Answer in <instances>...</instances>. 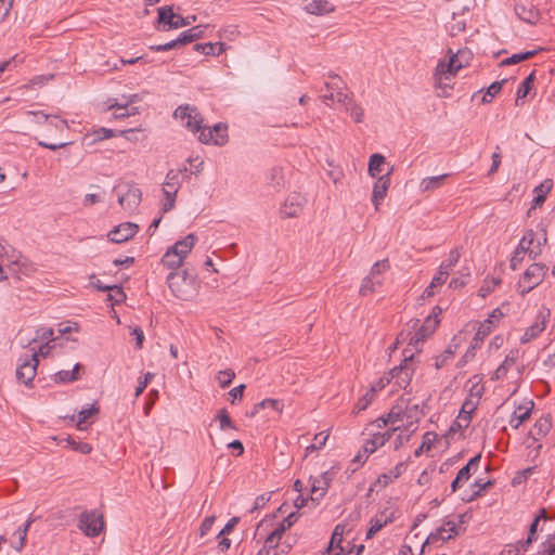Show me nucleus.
<instances>
[{
	"instance_id": "1",
	"label": "nucleus",
	"mask_w": 555,
	"mask_h": 555,
	"mask_svg": "<svg viewBox=\"0 0 555 555\" xmlns=\"http://www.w3.org/2000/svg\"><path fill=\"white\" fill-rule=\"evenodd\" d=\"M423 415L424 412L420 403L414 402L411 398L405 396L400 397L389 411L390 418L402 422L404 430L410 433L416 430L417 423Z\"/></svg>"
},
{
	"instance_id": "2",
	"label": "nucleus",
	"mask_w": 555,
	"mask_h": 555,
	"mask_svg": "<svg viewBox=\"0 0 555 555\" xmlns=\"http://www.w3.org/2000/svg\"><path fill=\"white\" fill-rule=\"evenodd\" d=\"M167 284L172 295L181 300H190L197 293L195 278L190 275L186 270L170 272L167 276Z\"/></svg>"
},
{
	"instance_id": "3",
	"label": "nucleus",
	"mask_w": 555,
	"mask_h": 555,
	"mask_svg": "<svg viewBox=\"0 0 555 555\" xmlns=\"http://www.w3.org/2000/svg\"><path fill=\"white\" fill-rule=\"evenodd\" d=\"M196 242V236L193 233L188 234L183 240L176 242L167 249L162 258V263L167 269L177 271L186 256L191 253Z\"/></svg>"
},
{
	"instance_id": "4",
	"label": "nucleus",
	"mask_w": 555,
	"mask_h": 555,
	"mask_svg": "<svg viewBox=\"0 0 555 555\" xmlns=\"http://www.w3.org/2000/svg\"><path fill=\"white\" fill-rule=\"evenodd\" d=\"M547 267L542 263H532L520 278L517 288L521 296H525L537 287L544 279Z\"/></svg>"
},
{
	"instance_id": "5",
	"label": "nucleus",
	"mask_w": 555,
	"mask_h": 555,
	"mask_svg": "<svg viewBox=\"0 0 555 555\" xmlns=\"http://www.w3.org/2000/svg\"><path fill=\"white\" fill-rule=\"evenodd\" d=\"M414 356L411 353L405 356L402 363L399 366L393 367L388 372V377L390 382H395V384L400 388H405L412 379L414 374V365H413Z\"/></svg>"
},
{
	"instance_id": "6",
	"label": "nucleus",
	"mask_w": 555,
	"mask_h": 555,
	"mask_svg": "<svg viewBox=\"0 0 555 555\" xmlns=\"http://www.w3.org/2000/svg\"><path fill=\"white\" fill-rule=\"evenodd\" d=\"M196 21V16H186L182 17L181 15H178L173 13L172 7H162L158 9V22L160 24H164V26H168L167 29L170 28H181L191 25L193 22ZM166 30V28H164Z\"/></svg>"
},
{
	"instance_id": "7",
	"label": "nucleus",
	"mask_w": 555,
	"mask_h": 555,
	"mask_svg": "<svg viewBox=\"0 0 555 555\" xmlns=\"http://www.w3.org/2000/svg\"><path fill=\"white\" fill-rule=\"evenodd\" d=\"M173 116L175 118L180 119L182 125L192 132H196L202 129L203 118L194 106H179L175 111Z\"/></svg>"
},
{
	"instance_id": "8",
	"label": "nucleus",
	"mask_w": 555,
	"mask_h": 555,
	"mask_svg": "<svg viewBox=\"0 0 555 555\" xmlns=\"http://www.w3.org/2000/svg\"><path fill=\"white\" fill-rule=\"evenodd\" d=\"M104 527L103 516L96 512H85L79 518V528L88 537H96Z\"/></svg>"
},
{
	"instance_id": "9",
	"label": "nucleus",
	"mask_w": 555,
	"mask_h": 555,
	"mask_svg": "<svg viewBox=\"0 0 555 555\" xmlns=\"http://www.w3.org/2000/svg\"><path fill=\"white\" fill-rule=\"evenodd\" d=\"M199 141L205 144L224 145L228 141L227 126L217 124L212 128H202Z\"/></svg>"
},
{
	"instance_id": "10",
	"label": "nucleus",
	"mask_w": 555,
	"mask_h": 555,
	"mask_svg": "<svg viewBox=\"0 0 555 555\" xmlns=\"http://www.w3.org/2000/svg\"><path fill=\"white\" fill-rule=\"evenodd\" d=\"M460 533L459 528L452 521H448L444 527L438 528L435 532L430 533L422 546L421 553L423 554L427 544L435 543L438 540L448 541Z\"/></svg>"
},
{
	"instance_id": "11",
	"label": "nucleus",
	"mask_w": 555,
	"mask_h": 555,
	"mask_svg": "<svg viewBox=\"0 0 555 555\" xmlns=\"http://www.w3.org/2000/svg\"><path fill=\"white\" fill-rule=\"evenodd\" d=\"M38 366V354L34 353L30 359H26L16 370V378L28 385L36 376Z\"/></svg>"
},
{
	"instance_id": "12",
	"label": "nucleus",
	"mask_w": 555,
	"mask_h": 555,
	"mask_svg": "<svg viewBox=\"0 0 555 555\" xmlns=\"http://www.w3.org/2000/svg\"><path fill=\"white\" fill-rule=\"evenodd\" d=\"M437 313L434 315H428L422 326L413 334L410 338V345H417L421 341H424L428 336H430L439 324V320L437 319Z\"/></svg>"
},
{
	"instance_id": "13",
	"label": "nucleus",
	"mask_w": 555,
	"mask_h": 555,
	"mask_svg": "<svg viewBox=\"0 0 555 555\" xmlns=\"http://www.w3.org/2000/svg\"><path fill=\"white\" fill-rule=\"evenodd\" d=\"M480 459H481V454L475 455L474 457H472L468 461V463L464 467H462L459 470L455 479L451 483V488H452L453 492L459 490L464 482L469 480V478L472 476V470H476L478 468Z\"/></svg>"
},
{
	"instance_id": "14",
	"label": "nucleus",
	"mask_w": 555,
	"mask_h": 555,
	"mask_svg": "<svg viewBox=\"0 0 555 555\" xmlns=\"http://www.w3.org/2000/svg\"><path fill=\"white\" fill-rule=\"evenodd\" d=\"M138 231V225L132 222H126L117 225L108 233V237L114 243H124L133 237Z\"/></svg>"
},
{
	"instance_id": "15",
	"label": "nucleus",
	"mask_w": 555,
	"mask_h": 555,
	"mask_svg": "<svg viewBox=\"0 0 555 555\" xmlns=\"http://www.w3.org/2000/svg\"><path fill=\"white\" fill-rule=\"evenodd\" d=\"M392 168L385 175L380 176L373 188L372 202L374 204L375 210L379 209L380 202L387 194L388 188L390 185V173Z\"/></svg>"
},
{
	"instance_id": "16",
	"label": "nucleus",
	"mask_w": 555,
	"mask_h": 555,
	"mask_svg": "<svg viewBox=\"0 0 555 555\" xmlns=\"http://www.w3.org/2000/svg\"><path fill=\"white\" fill-rule=\"evenodd\" d=\"M350 531L351 529L347 524L336 525L332 533L327 552L332 553L334 550L338 548L341 553H344L346 550V547L343 545L344 537H348Z\"/></svg>"
},
{
	"instance_id": "17",
	"label": "nucleus",
	"mask_w": 555,
	"mask_h": 555,
	"mask_svg": "<svg viewBox=\"0 0 555 555\" xmlns=\"http://www.w3.org/2000/svg\"><path fill=\"white\" fill-rule=\"evenodd\" d=\"M141 190L135 186H130L126 193L118 195V203L122 208L134 209L141 202Z\"/></svg>"
},
{
	"instance_id": "18",
	"label": "nucleus",
	"mask_w": 555,
	"mask_h": 555,
	"mask_svg": "<svg viewBox=\"0 0 555 555\" xmlns=\"http://www.w3.org/2000/svg\"><path fill=\"white\" fill-rule=\"evenodd\" d=\"M332 478L330 477V473L325 472L320 477L313 478L311 482V492L312 496L311 501H317L322 498L331 482Z\"/></svg>"
},
{
	"instance_id": "19",
	"label": "nucleus",
	"mask_w": 555,
	"mask_h": 555,
	"mask_svg": "<svg viewBox=\"0 0 555 555\" xmlns=\"http://www.w3.org/2000/svg\"><path fill=\"white\" fill-rule=\"evenodd\" d=\"M180 188V183H164L163 192H164V203L162 206L163 212H168L175 207L176 196L178 190Z\"/></svg>"
},
{
	"instance_id": "20",
	"label": "nucleus",
	"mask_w": 555,
	"mask_h": 555,
	"mask_svg": "<svg viewBox=\"0 0 555 555\" xmlns=\"http://www.w3.org/2000/svg\"><path fill=\"white\" fill-rule=\"evenodd\" d=\"M533 409V401H529L526 406L519 405L509 420V425L517 429L525 421H527Z\"/></svg>"
},
{
	"instance_id": "21",
	"label": "nucleus",
	"mask_w": 555,
	"mask_h": 555,
	"mask_svg": "<svg viewBox=\"0 0 555 555\" xmlns=\"http://www.w3.org/2000/svg\"><path fill=\"white\" fill-rule=\"evenodd\" d=\"M533 232H528L519 243L518 248L515 250L513 258L511 259V267L516 270V262L522 259V255L529 250L530 245L533 242Z\"/></svg>"
},
{
	"instance_id": "22",
	"label": "nucleus",
	"mask_w": 555,
	"mask_h": 555,
	"mask_svg": "<svg viewBox=\"0 0 555 555\" xmlns=\"http://www.w3.org/2000/svg\"><path fill=\"white\" fill-rule=\"evenodd\" d=\"M435 86L438 89L437 95L439 98H449L451 96V91L453 89L452 79L448 78V76H435Z\"/></svg>"
},
{
	"instance_id": "23",
	"label": "nucleus",
	"mask_w": 555,
	"mask_h": 555,
	"mask_svg": "<svg viewBox=\"0 0 555 555\" xmlns=\"http://www.w3.org/2000/svg\"><path fill=\"white\" fill-rule=\"evenodd\" d=\"M306 10L310 14L322 15L334 11V7L326 0H312Z\"/></svg>"
},
{
	"instance_id": "24",
	"label": "nucleus",
	"mask_w": 555,
	"mask_h": 555,
	"mask_svg": "<svg viewBox=\"0 0 555 555\" xmlns=\"http://www.w3.org/2000/svg\"><path fill=\"white\" fill-rule=\"evenodd\" d=\"M390 521V518L386 516L385 513H382L379 515H376L373 517L370 521V528L366 532V539L373 538L382 528H384L388 522Z\"/></svg>"
},
{
	"instance_id": "25",
	"label": "nucleus",
	"mask_w": 555,
	"mask_h": 555,
	"mask_svg": "<svg viewBox=\"0 0 555 555\" xmlns=\"http://www.w3.org/2000/svg\"><path fill=\"white\" fill-rule=\"evenodd\" d=\"M515 12L521 21L530 24L535 23L539 17V13L533 7L527 8L522 4H517L515 7Z\"/></svg>"
},
{
	"instance_id": "26",
	"label": "nucleus",
	"mask_w": 555,
	"mask_h": 555,
	"mask_svg": "<svg viewBox=\"0 0 555 555\" xmlns=\"http://www.w3.org/2000/svg\"><path fill=\"white\" fill-rule=\"evenodd\" d=\"M405 469V464L403 462L398 463L388 473L380 475L377 479V482L384 487L388 483L397 479Z\"/></svg>"
},
{
	"instance_id": "27",
	"label": "nucleus",
	"mask_w": 555,
	"mask_h": 555,
	"mask_svg": "<svg viewBox=\"0 0 555 555\" xmlns=\"http://www.w3.org/2000/svg\"><path fill=\"white\" fill-rule=\"evenodd\" d=\"M551 427H552V422H551L550 416L540 417L535 422L533 429L530 431V435L532 436L533 439H537V436L538 437L545 436L550 431Z\"/></svg>"
},
{
	"instance_id": "28",
	"label": "nucleus",
	"mask_w": 555,
	"mask_h": 555,
	"mask_svg": "<svg viewBox=\"0 0 555 555\" xmlns=\"http://www.w3.org/2000/svg\"><path fill=\"white\" fill-rule=\"evenodd\" d=\"M545 328V320L543 319L540 322H535L530 327L526 330L524 335L520 338V341L522 344H527L531 341L532 339L537 338Z\"/></svg>"
},
{
	"instance_id": "29",
	"label": "nucleus",
	"mask_w": 555,
	"mask_h": 555,
	"mask_svg": "<svg viewBox=\"0 0 555 555\" xmlns=\"http://www.w3.org/2000/svg\"><path fill=\"white\" fill-rule=\"evenodd\" d=\"M224 47L223 42L197 43L194 46L195 50L201 51L205 55H219L224 51Z\"/></svg>"
},
{
	"instance_id": "30",
	"label": "nucleus",
	"mask_w": 555,
	"mask_h": 555,
	"mask_svg": "<svg viewBox=\"0 0 555 555\" xmlns=\"http://www.w3.org/2000/svg\"><path fill=\"white\" fill-rule=\"evenodd\" d=\"M204 26H194L180 35V43L186 44L194 40L201 39L204 36Z\"/></svg>"
},
{
	"instance_id": "31",
	"label": "nucleus",
	"mask_w": 555,
	"mask_h": 555,
	"mask_svg": "<svg viewBox=\"0 0 555 555\" xmlns=\"http://www.w3.org/2000/svg\"><path fill=\"white\" fill-rule=\"evenodd\" d=\"M80 369V364H75L72 371L62 370L56 372L53 375V380L55 383H69L78 379V371Z\"/></svg>"
},
{
	"instance_id": "32",
	"label": "nucleus",
	"mask_w": 555,
	"mask_h": 555,
	"mask_svg": "<svg viewBox=\"0 0 555 555\" xmlns=\"http://www.w3.org/2000/svg\"><path fill=\"white\" fill-rule=\"evenodd\" d=\"M345 108L356 124H360L364 120V111L354 100H349Z\"/></svg>"
},
{
	"instance_id": "33",
	"label": "nucleus",
	"mask_w": 555,
	"mask_h": 555,
	"mask_svg": "<svg viewBox=\"0 0 555 555\" xmlns=\"http://www.w3.org/2000/svg\"><path fill=\"white\" fill-rule=\"evenodd\" d=\"M385 164V157L382 154H373L370 157L369 162V173L371 177L375 178L383 171V166Z\"/></svg>"
},
{
	"instance_id": "34",
	"label": "nucleus",
	"mask_w": 555,
	"mask_h": 555,
	"mask_svg": "<svg viewBox=\"0 0 555 555\" xmlns=\"http://www.w3.org/2000/svg\"><path fill=\"white\" fill-rule=\"evenodd\" d=\"M447 177L448 175L424 178L421 182L422 191L429 192L440 188Z\"/></svg>"
},
{
	"instance_id": "35",
	"label": "nucleus",
	"mask_w": 555,
	"mask_h": 555,
	"mask_svg": "<svg viewBox=\"0 0 555 555\" xmlns=\"http://www.w3.org/2000/svg\"><path fill=\"white\" fill-rule=\"evenodd\" d=\"M382 284L383 279L374 280L372 276L367 275L363 279L359 293L362 296H367L369 294L375 292L376 287L380 286Z\"/></svg>"
},
{
	"instance_id": "36",
	"label": "nucleus",
	"mask_w": 555,
	"mask_h": 555,
	"mask_svg": "<svg viewBox=\"0 0 555 555\" xmlns=\"http://www.w3.org/2000/svg\"><path fill=\"white\" fill-rule=\"evenodd\" d=\"M534 81V73H531L520 85L517 90L516 105H519V101L524 100L532 88Z\"/></svg>"
},
{
	"instance_id": "37",
	"label": "nucleus",
	"mask_w": 555,
	"mask_h": 555,
	"mask_svg": "<svg viewBox=\"0 0 555 555\" xmlns=\"http://www.w3.org/2000/svg\"><path fill=\"white\" fill-rule=\"evenodd\" d=\"M301 210H302V206L300 203L287 199L285 202L284 209H283L282 214L286 218H294V217H297L301 212Z\"/></svg>"
},
{
	"instance_id": "38",
	"label": "nucleus",
	"mask_w": 555,
	"mask_h": 555,
	"mask_svg": "<svg viewBox=\"0 0 555 555\" xmlns=\"http://www.w3.org/2000/svg\"><path fill=\"white\" fill-rule=\"evenodd\" d=\"M552 188L551 181H544L539 186L534 189V192L537 193L535 197L533 198L534 205H541L544 203L546 198V193L550 192Z\"/></svg>"
},
{
	"instance_id": "39",
	"label": "nucleus",
	"mask_w": 555,
	"mask_h": 555,
	"mask_svg": "<svg viewBox=\"0 0 555 555\" xmlns=\"http://www.w3.org/2000/svg\"><path fill=\"white\" fill-rule=\"evenodd\" d=\"M390 269V264L388 259H384L375 262L369 273V276H372L374 280L382 279V273L388 271Z\"/></svg>"
},
{
	"instance_id": "40",
	"label": "nucleus",
	"mask_w": 555,
	"mask_h": 555,
	"mask_svg": "<svg viewBox=\"0 0 555 555\" xmlns=\"http://www.w3.org/2000/svg\"><path fill=\"white\" fill-rule=\"evenodd\" d=\"M99 413V406L96 404H92L89 409H82L78 413V420L76 422V426L78 429H83L85 427L82 424L92 415H95Z\"/></svg>"
},
{
	"instance_id": "41",
	"label": "nucleus",
	"mask_w": 555,
	"mask_h": 555,
	"mask_svg": "<svg viewBox=\"0 0 555 555\" xmlns=\"http://www.w3.org/2000/svg\"><path fill=\"white\" fill-rule=\"evenodd\" d=\"M537 50L527 51L522 53L513 54L511 57H507L501 62V65H512L517 64L519 62L526 61L537 54Z\"/></svg>"
},
{
	"instance_id": "42",
	"label": "nucleus",
	"mask_w": 555,
	"mask_h": 555,
	"mask_svg": "<svg viewBox=\"0 0 555 555\" xmlns=\"http://www.w3.org/2000/svg\"><path fill=\"white\" fill-rule=\"evenodd\" d=\"M400 428H401V426H397V427H393L391 430H386L384 433L374 434L373 437L371 438V441L377 448L383 447L391 438L392 433H395L396 430H399Z\"/></svg>"
},
{
	"instance_id": "43",
	"label": "nucleus",
	"mask_w": 555,
	"mask_h": 555,
	"mask_svg": "<svg viewBox=\"0 0 555 555\" xmlns=\"http://www.w3.org/2000/svg\"><path fill=\"white\" fill-rule=\"evenodd\" d=\"M328 78L331 79V81L325 82V88L327 89L328 92L335 93L339 89H346V83L338 75L330 74Z\"/></svg>"
},
{
	"instance_id": "44",
	"label": "nucleus",
	"mask_w": 555,
	"mask_h": 555,
	"mask_svg": "<svg viewBox=\"0 0 555 555\" xmlns=\"http://www.w3.org/2000/svg\"><path fill=\"white\" fill-rule=\"evenodd\" d=\"M460 257L461 254L459 249H452L449 254L448 261L441 263L439 268L442 269L443 271H447V273L449 274L450 271H452V269L457 264Z\"/></svg>"
},
{
	"instance_id": "45",
	"label": "nucleus",
	"mask_w": 555,
	"mask_h": 555,
	"mask_svg": "<svg viewBox=\"0 0 555 555\" xmlns=\"http://www.w3.org/2000/svg\"><path fill=\"white\" fill-rule=\"evenodd\" d=\"M235 377V373L232 369H225L223 371H219L217 374V380L221 388L228 387L233 378Z\"/></svg>"
},
{
	"instance_id": "46",
	"label": "nucleus",
	"mask_w": 555,
	"mask_h": 555,
	"mask_svg": "<svg viewBox=\"0 0 555 555\" xmlns=\"http://www.w3.org/2000/svg\"><path fill=\"white\" fill-rule=\"evenodd\" d=\"M328 436H330V435H328V433H326V431H321V433L317 434V435L314 436V438H313L314 443H312V444L308 446V447L306 448V452H307V453H309V452H312V451H314V450H319V449H321L322 447H324V446H325V443H326V441H327V439H328Z\"/></svg>"
},
{
	"instance_id": "47",
	"label": "nucleus",
	"mask_w": 555,
	"mask_h": 555,
	"mask_svg": "<svg viewBox=\"0 0 555 555\" xmlns=\"http://www.w3.org/2000/svg\"><path fill=\"white\" fill-rule=\"evenodd\" d=\"M264 408H271L275 411H281V404H280V401L279 400H275V399H264L262 400L261 402L257 403L255 406H254V411L250 413V416H254L258 413L259 409H264Z\"/></svg>"
},
{
	"instance_id": "48",
	"label": "nucleus",
	"mask_w": 555,
	"mask_h": 555,
	"mask_svg": "<svg viewBox=\"0 0 555 555\" xmlns=\"http://www.w3.org/2000/svg\"><path fill=\"white\" fill-rule=\"evenodd\" d=\"M500 283V278L487 279L478 292L479 296L487 297Z\"/></svg>"
},
{
	"instance_id": "49",
	"label": "nucleus",
	"mask_w": 555,
	"mask_h": 555,
	"mask_svg": "<svg viewBox=\"0 0 555 555\" xmlns=\"http://www.w3.org/2000/svg\"><path fill=\"white\" fill-rule=\"evenodd\" d=\"M375 399L374 393L370 392L369 390L361 397L358 402L354 405V413H359L361 411H364L369 408V405L373 402Z\"/></svg>"
},
{
	"instance_id": "50",
	"label": "nucleus",
	"mask_w": 555,
	"mask_h": 555,
	"mask_svg": "<svg viewBox=\"0 0 555 555\" xmlns=\"http://www.w3.org/2000/svg\"><path fill=\"white\" fill-rule=\"evenodd\" d=\"M435 76H448V78L453 79L455 76L452 72V62L440 61L436 67Z\"/></svg>"
},
{
	"instance_id": "51",
	"label": "nucleus",
	"mask_w": 555,
	"mask_h": 555,
	"mask_svg": "<svg viewBox=\"0 0 555 555\" xmlns=\"http://www.w3.org/2000/svg\"><path fill=\"white\" fill-rule=\"evenodd\" d=\"M216 418L219 420L221 430H225L228 428L236 429L225 409H221L218 412Z\"/></svg>"
},
{
	"instance_id": "52",
	"label": "nucleus",
	"mask_w": 555,
	"mask_h": 555,
	"mask_svg": "<svg viewBox=\"0 0 555 555\" xmlns=\"http://www.w3.org/2000/svg\"><path fill=\"white\" fill-rule=\"evenodd\" d=\"M31 522H33V519H28L23 527L17 529L16 533L18 534V544L17 545H13V547L17 552H20L24 547V545H25L27 532L29 530V527H30Z\"/></svg>"
},
{
	"instance_id": "53",
	"label": "nucleus",
	"mask_w": 555,
	"mask_h": 555,
	"mask_svg": "<svg viewBox=\"0 0 555 555\" xmlns=\"http://www.w3.org/2000/svg\"><path fill=\"white\" fill-rule=\"evenodd\" d=\"M505 82V80H502V81H494L492 82L488 89H487V93L483 95L482 98V102L483 103H487L489 102L493 96H495L502 89V86L503 83Z\"/></svg>"
},
{
	"instance_id": "54",
	"label": "nucleus",
	"mask_w": 555,
	"mask_h": 555,
	"mask_svg": "<svg viewBox=\"0 0 555 555\" xmlns=\"http://www.w3.org/2000/svg\"><path fill=\"white\" fill-rule=\"evenodd\" d=\"M26 115L33 116L35 122H37L39 125L51 121V118L53 116V115L46 114L43 112H35V111H28V112H26Z\"/></svg>"
},
{
	"instance_id": "55",
	"label": "nucleus",
	"mask_w": 555,
	"mask_h": 555,
	"mask_svg": "<svg viewBox=\"0 0 555 555\" xmlns=\"http://www.w3.org/2000/svg\"><path fill=\"white\" fill-rule=\"evenodd\" d=\"M470 416H465L464 414H459L456 417L454 424L451 426V430L454 431L457 429H464L467 428L470 423Z\"/></svg>"
},
{
	"instance_id": "56",
	"label": "nucleus",
	"mask_w": 555,
	"mask_h": 555,
	"mask_svg": "<svg viewBox=\"0 0 555 555\" xmlns=\"http://www.w3.org/2000/svg\"><path fill=\"white\" fill-rule=\"evenodd\" d=\"M124 98H125V100H126V102H125L124 104H119V103H117V102L112 103V104H109L108 109H114V108H118V109H127V107H128L130 104H132V103H134V102H137V101H138V98H139V96H138V94H131V95L124 96Z\"/></svg>"
},
{
	"instance_id": "57",
	"label": "nucleus",
	"mask_w": 555,
	"mask_h": 555,
	"mask_svg": "<svg viewBox=\"0 0 555 555\" xmlns=\"http://www.w3.org/2000/svg\"><path fill=\"white\" fill-rule=\"evenodd\" d=\"M14 0H0V23L9 15Z\"/></svg>"
},
{
	"instance_id": "58",
	"label": "nucleus",
	"mask_w": 555,
	"mask_h": 555,
	"mask_svg": "<svg viewBox=\"0 0 555 555\" xmlns=\"http://www.w3.org/2000/svg\"><path fill=\"white\" fill-rule=\"evenodd\" d=\"M68 442L72 444L74 450L82 454H89L92 451V447L87 442H75L74 440L69 439Z\"/></svg>"
},
{
	"instance_id": "59",
	"label": "nucleus",
	"mask_w": 555,
	"mask_h": 555,
	"mask_svg": "<svg viewBox=\"0 0 555 555\" xmlns=\"http://www.w3.org/2000/svg\"><path fill=\"white\" fill-rule=\"evenodd\" d=\"M179 46H182L180 43V38L176 39V40H171L167 43H164V44H158V46H152L151 49L152 50H155V51H167V50H171V49H175Z\"/></svg>"
},
{
	"instance_id": "60",
	"label": "nucleus",
	"mask_w": 555,
	"mask_h": 555,
	"mask_svg": "<svg viewBox=\"0 0 555 555\" xmlns=\"http://www.w3.org/2000/svg\"><path fill=\"white\" fill-rule=\"evenodd\" d=\"M476 405L477 401L466 400L462 405L460 414H464L465 416L472 417V413L476 410Z\"/></svg>"
},
{
	"instance_id": "61",
	"label": "nucleus",
	"mask_w": 555,
	"mask_h": 555,
	"mask_svg": "<svg viewBox=\"0 0 555 555\" xmlns=\"http://www.w3.org/2000/svg\"><path fill=\"white\" fill-rule=\"evenodd\" d=\"M390 383V379L387 376H384L382 377L379 380H377L376 383H374L371 388L369 389L370 392L374 393V396H376V393L382 390L387 384Z\"/></svg>"
},
{
	"instance_id": "62",
	"label": "nucleus",
	"mask_w": 555,
	"mask_h": 555,
	"mask_svg": "<svg viewBox=\"0 0 555 555\" xmlns=\"http://www.w3.org/2000/svg\"><path fill=\"white\" fill-rule=\"evenodd\" d=\"M448 275L449 274L447 273V271H443L442 269L439 268L437 274L434 276L430 283L433 284V286L437 288L446 282Z\"/></svg>"
},
{
	"instance_id": "63",
	"label": "nucleus",
	"mask_w": 555,
	"mask_h": 555,
	"mask_svg": "<svg viewBox=\"0 0 555 555\" xmlns=\"http://www.w3.org/2000/svg\"><path fill=\"white\" fill-rule=\"evenodd\" d=\"M413 433H410V431H405L403 429V431H401L397 437H396V440H395V449L398 450L400 447H402L409 439H410V436L412 435Z\"/></svg>"
},
{
	"instance_id": "64",
	"label": "nucleus",
	"mask_w": 555,
	"mask_h": 555,
	"mask_svg": "<svg viewBox=\"0 0 555 555\" xmlns=\"http://www.w3.org/2000/svg\"><path fill=\"white\" fill-rule=\"evenodd\" d=\"M542 554L555 555V535H552L546 540Z\"/></svg>"
}]
</instances>
